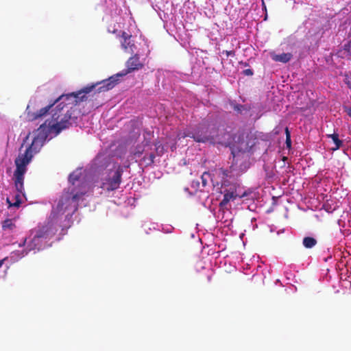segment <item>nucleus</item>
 <instances>
[{
    "instance_id": "nucleus-1",
    "label": "nucleus",
    "mask_w": 351,
    "mask_h": 351,
    "mask_svg": "<svg viewBox=\"0 0 351 351\" xmlns=\"http://www.w3.org/2000/svg\"><path fill=\"white\" fill-rule=\"evenodd\" d=\"M93 87L94 86H86L77 93L63 94L53 101H51L47 106L40 109L38 112L32 113L28 112V119L30 121L36 120L46 116L51 110V120H47L45 123V124L48 123L47 126L50 129V125L58 121L60 117L65 114L69 106L74 102L75 106H78L80 102L86 100L87 97L86 94L90 93Z\"/></svg>"
},
{
    "instance_id": "nucleus-2",
    "label": "nucleus",
    "mask_w": 351,
    "mask_h": 351,
    "mask_svg": "<svg viewBox=\"0 0 351 351\" xmlns=\"http://www.w3.org/2000/svg\"><path fill=\"white\" fill-rule=\"evenodd\" d=\"M44 141L45 138L43 136H40V135L35 136L32 143L25 149V152L20 153L16 158L14 160L16 169L14 171L13 180L19 194L16 195L17 199L14 204H12L9 198H7V202L9 204L10 206L18 207L21 204V200L18 199V197L20 195L25 196L23 184L25 174L27 171V166L32 161L34 155L40 151L43 145Z\"/></svg>"
},
{
    "instance_id": "nucleus-3",
    "label": "nucleus",
    "mask_w": 351,
    "mask_h": 351,
    "mask_svg": "<svg viewBox=\"0 0 351 351\" xmlns=\"http://www.w3.org/2000/svg\"><path fill=\"white\" fill-rule=\"evenodd\" d=\"M78 187H69L67 191H64L57 205L58 213H64L67 210L75 213L78 208V202L86 193V190L83 184H77Z\"/></svg>"
},
{
    "instance_id": "nucleus-4",
    "label": "nucleus",
    "mask_w": 351,
    "mask_h": 351,
    "mask_svg": "<svg viewBox=\"0 0 351 351\" xmlns=\"http://www.w3.org/2000/svg\"><path fill=\"white\" fill-rule=\"evenodd\" d=\"M106 171L101 178L100 187L106 191H113L118 189L122 180L123 167L116 163L105 162Z\"/></svg>"
},
{
    "instance_id": "nucleus-5",
    "label": "nucleus",
    "mask_w": 351,
    "mask_h": 351,
    "mask_svg": "<svg viewBox=\"0 0 351 351\" xmlns=\"http://www.w3.org/2000/svg\"><path fill=\"white\" fill-rule=\"evenodd\" d=\"M71 105V106H68L65 114L60 117L57 123L50 125V130L58 134L62 130L77 124V119L82 116V113L77 106H75V102Z\"/></svg>"
},
{
    "instance_id": "nucleus-6",
    "label": "nucleus",
    "mask_w": 351,
    "mask_h": 351,
    "mask_svg": "<svg viewBox=\"0 0 351 351\" xmlns=\"http://www.w3.org/2000/svg\"><path fill=\"white\" fill-rule=\"evenodd\" d=\"M181 137H190L198 143L210 142L214 143L215 142V135L212 134L209 127L205 123H200L195 132H184Z\"/></svg>"
},
{
    "instance_id": "nucleus-7",
    "label": "nucleus",
    "mask_w": 351,
    "mask_h": 351,
    "mask_svg": "<svg viewBox=\"0 0 351 351\" xmlns=\"http://www.w3.org/2000/svg\"><path fill=\"white\" fill-rule=\"evenodd\" d=\"M57 231L58 229L55 226L54 223L51 220H49L45 224L38 226L36 228L32 230V234H34L37 236V238L45 241L53 237Z\"/></svg>"
},
{
    "instance_id": "nucleus-8",
    "label": "nucleus",
    "mask_w": 351,
    "mask_h": 351,
    "mask_svg": "<svg viewBox=\"0 0 351 351\" xmlns=\"http://www.w3.org/2000/svg\"><path fill=\"white\" fill-rule=\"evenodd\" d=\"M213 176L216 177V180H218L219 185L218 186L220 191H222L224 187L230 186L233 187L234 185H231L228 178H231V171L228 169L220 168L215 169Z\"/></svg>"
},
{
    "instance_id": "nucleus-9",
    "label": "nucleus",
    "mask_w": 351,
    "mask_h": 351,
    "mask_svg": "<svg viewBox=\"0 0 351 351\" xmlns=\"http://www.w3.org/2000/svg\"><path fill=\"white\" fill-rule=\"evenodd\" d=\"M120 43L122 49L128 53H133L136 49V45L132 35L126 32H121L120 34Z\"/></svg>"
},
{
    "instance_id": "nucleus-10",
    "label": "nucleus",
    "mask_w": 351,
    "mask_h": 351,
    "mask_svg": "<svg viewBox=\"0 0 351 351\" xmlns=\"http://www.w3.org/2000/svg\"><path fill=\"white\" fill-rule=\"evenodd\" d=\"M123 75H124V74H119V73H117L114 75H112L107 80H104L99 83L93 84V86H94V87L93 88V89L97 85L101 84V86L97 88V91L99 93L110 90L112 89L117 84V83L119 80V77H122Z\"/></svg>"
},
{
    "instance_id": "nucleus-11",
    "label": "nucleus",
    "mask_w": 351,
    "mask_h": 351,
    "mask_svg": "<svg viewBox=\"0 0 351 351\" xmlns=\"http://www.w3.org/2000/svg\"><path fill=\"white\" fill-rule=\"evenodd\" d=\"M220 193L223 194V198L219 203V206L221 208L225 207L230 201H234L238 197V195L236 193L235 186L230 187V190L225 189L220 191ZM244 196H245V193L239 195V197Z\"/></svg>"
},
{
    "instance_id": "nucleus-12",
    "label": "nucleus",
    "mask_w": 351,
    "mask_h": 351,
    "mask_svg": "<svg viewBox=\"0 0 351 351\" xmlns=\"http://www.w3.org/2000/svg\"><path fill=\"white\" fill-rule=\"evenodd\" d=\"M143 64L141 62L139 59V56L138 54H135L134 56L130 57L126 62V67L127 69L125 73H121V74L126 75L134 71L139 70L143 67Z\"/></svg>"
},
{
    "instance_id": "nucleus-13",
    "label": "nucleus",
    "mask_w": 351,
    "mask_h": 351,
    "mask_svg": "<svg viewBox=\"0 0 351 351\" xmlns=\"http://www.w3.org/2000/svg\"><path fill=\"white\" fill-rule=\"evenodd\" d=\"M34 234L33 238L29 241V243H28V245H27L28 250H29V251H32V250L39 251L43 247L44 241L40 238H37V236L35 235L34 234Z\"/></svg>"
},
{
    "instance_id": "nucleus-14",
    "label": "nucleus",
    "mask_w": 351,
    "mask_h": 351,
    "mask_svg": "<svg viewBox=\"0 0 351 351\" xmlns=\"http://www.w3.org/2000/svg\"><path fill=\"white\" fill-rule=\"evenodd\" d=\"M201 180L202 185L203 187H206L208 185L209 181L212 182L214 186H218L219 185L218 180H216V177H214L213 176L212 177L210 173L207 171H205L202 173Z\"/></svg>"
},
{
    "instance_id": "nucleus-15",
    "label": "nucleus",
    "mask_w": 351,
    "mask_h": 351,
    "mask_svg": "<svg viewBox=\"0 0 351 351\" xmlns=\"http://www.w3.org/2000/svg\"><path fill=\"white\" fill-rule=\"evenodd\" d=\"M271 56L273 60L282 63L288 62L293 57L291 53H282L281 54L273 53Z\"/></svg>"
},
{
    "instance_id": "nucleus-16",
    "label": "nucleus",
    "mask_w": 351,
    "mask_h": 351,
    "mask_svg": "<svg viewBox=\"0 0 351 351\" xmlns=\"http://www.w3.org/2000/svg\"><path fill=\"white\" fill-rule=\"evenodd\" d=\"M327 136L330 138L335 143V146L332 147L333 151L337 150L341 147L343 142L339 138V134L337 133L327 134Z\"/></svg>"
},
{
    "instance_id": "nucleus-17",
    "label": "nucleus",
    "mask_w": 351,
    "mask_h": 351,
    "mask_svg": "<svg viewBox=\"0 0 351 351\" xmlns=\"http://www.w3.org/2000/svg\"><path fill=\"white\" fill-rule=\"evenodd\" d=\"M16 228L13 219H7L2 222V229L4 231H12Z\"/></svg>"
},
{
    "instance_id": "nucleus-18",
    "label": "nucleus",
    "mask_w": 351,
    "mask_h": 351,
    "mask_svg": "<svg viewBox=\"0 0 351 351\" xmlns=\"http://www.w3.org/2000/svg\"><path fill=\"white\" fill-rule=\"evenodd\" d=\"M302 243L306 248H312L317 244V240L311 237H306L303 239Z\"/></svg>"
},
{
    "instance_id": "nucleus-19",
    "label": "nucleus",
    "mask_w": 351,
    "mask_h": 351,
    "mask_svg": "<svg viewBox=\"0 0 351 351\" xmlns=\"http://www.w3.org/2000/svg\"><path fill=\"white\" fill-rule=\"evenodd\" d=\"M80 173L78 172H73L69 175V181L71 183L72 186L71 187H76L75 185L77 182H80Z\"/></svg>"
},
{
    "instance_id": "nucleus-20",
    "label": "nucleus",
    "mask_w": 351,
    "mask_h": 351,
    "mask_svg": "<svg viewBox=\"0 0 351 351\" xmlns=\"http://www.w3.org/2000/svg\"><path fill=\"white\" fill-rule=\"evenodd\" d=\"M155 155L150 154L147 156H145L143 158V161L146 163L147 166L152 165L154 162Z\"/></svg>"
},
{
    "instance_id": "nucleus-21",
    "label": "nucleus",
    "mask_w": 351,
    "mask_h": 351,
    "mask_svg": "<svg viewBox=\"0 0 351 351\" xmlns=\"http://www.w3.org/2000/svg\"><path fill=\"white\" fill-rule=\"evenodd\" d=\"M285 133H286V144L288 147H290L291 145V134H290L288 128H285Z\"/></svg>"
},
{
    "instance_id": "nucleus-22",
    "label": "nucleus",
    "mask_w": 351,
    "mask_h": 351,
    "mask_svg": "<svg viewBox=\"0 0 351 351\" xmlns=\"http://www.w3.org/2000/svg\"><path fill=\"white\" fill-rule=\"evenodd\" d=\"M233 109L238 112H241L245 109V106L241 104H235L233 106Z\"/></svg>"
},
{
    "instance_id": "nucleus-23",
    "label": "nucleus",
    "mask_w": 351,
    "mask_h": 351,
    "mask_svg": "<svg viewBox=\"0 0 351 351\" xmlns=\"http://www.w3.org/2000/svg\"><path fill=\"white\" fill-rule=\"evenodd\" d=\"M343 81L348 88L351 86V76L346 75Z\"/></svg>"
},
{
    "instance_id": "nucleus-24",
    "label": "nucleus",
    "mask_w": 351,
    "mask_h": 351,
    "mask_svg": "<svg viewBox=\"0 0 351 351\" xmlns=\"http://www.w3.org/2000/svg\"><path fill=\"white\" fill-rule=\"evenodd\" d=\"M223 53H225L227 57L231 56H235V51L234 50H230V51H223Z\"/></svg>"
},
{
    "instance_id": "nucleus-25",
    "label": "nucleus",
    "mask_w": 351,
    "mask_h": 351,
    "mask_svg": "<svg viewBox=\"0 0 351 351\" xmlns=\"http://www.w3.org/2000/svg\"><path fill=\"white\" fill-rule=\"evenodd\" d=\"M243 74L245 75H247V76H251L253 75V71L252 69H245L243 71Z\"/></svg>"
},
{
    "instance_id": "nucleus-26",
    "label": "nucleus",
    "mask_w": 351,
    "mask_h": 351,
    "mask_svg": "<svg viewBox=\"0 0 351 351\" xmlns=\"http://www.w3.org/2000/svg\"><path fill=\"white\" fill-rule=\"evenodd\" d=\"M346 112L351 117V107L348 108Z\"/></svg>"
},
{
    "instance_id": "nucleus-27",
    "label": "nucleus",
    "mask_w": 351,
    "mask_h": 351,
    "mask_svg": "<svg viewBox=\"0 0 351 351\" xmlns=\"http://www.w3.org/2000/svg\"><path fill=\"white\" fill-rule=\"evenodd\" d=\"M155 146L156 147V149H158L160 146L161 145L160 144H155Z\"/></svg>"
},
{
    "instance_id": "nucleus-28",
    "label": "nucleus",
    "mask_w": 351,
    "mask_h": 351,
    "mask_svg": "<svg viewBox=\"0 0 351 351\" xmlns=\"http://www.w3.org/2000/svg\"><path fill=\"white\" fill-rule=\"evenodd\" d=\"M3 261H4V260H1L0 261V267L2 266V265L3 263Z\"/></svg>"
},
{
    "instance_id": "nucleus-29",
    "label": "nucleus",
    "mask_w": 351,
    "mask_h": 351,
    "mask_svg": "<svg viewBox=\"0 0 351 351\" xmlns=\"http://www.w3.org/2000/svg\"><path fill=\"white\" fill-rule=\"evenodd\" d=\"M25 241H26V239H25V241H23V245H25Z\"/></svg>"
},
{
    "instance_id": "nucleus-30",
    "label": "nucleus",
    "mask_w": 351,
    "mask_h": 351,
    "mask_svg": "<svg viewBox=\"0 0 351 351\" xmlns=\"http://www.w3.org/2000/svg\"><path fill=\"white\" fill-rule=\"evenodd\" d=\"M23 145H24V143H23V144L21 145V149H22V147H23Z\"/></svg>"
}]
</instances>
